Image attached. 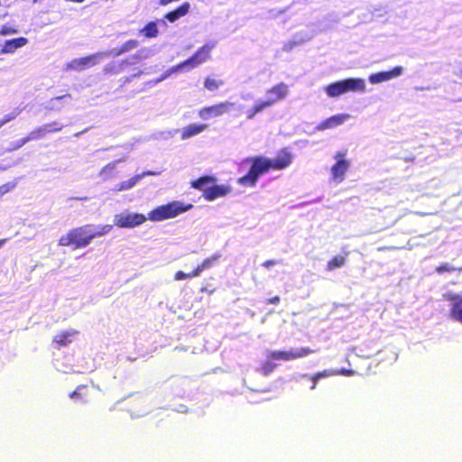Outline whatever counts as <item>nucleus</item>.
<instances>
[{
	"instance_id": "f257e3e1",
	"label": "nucleus",
	"mask_w": 462,
	"mask_h": 462,
	"mask_svg": "<svg viewBox=\"0 0 462 462\" xmlns=\"http://www.w3.org/2000/svg\"><path fill=\"white\" fill-rule=\"evenodd\" d=\"M292 153L288 148L281 149L273 159L264 156H251L243 159L242 163L249 165L246 174L237 179L243 187H255L261 176L270 171H282L292 162Z\"/></svg>"
},
{
	"instance_id": "f03ea898",
	"label": "nucleus",
	"mask_w": 462,
	"mask_h": 462,
	"mask_svg": "<svg viewBox=\"0 0 462 462\" xmlns=\"http://www.w3.org/2000/svg\"><path fill=\"white\" fill-rule=\"evenodd\" d=\"M91 227L92 225L87 224L69 229L59 238L58 245L60 246L71 247L73 250L85 248L94 238L108 234L112 230L113 226H101L95 232L91 230Z\"/></svg>"
},
{
	"instance_id": "7ed1b4c3",
	"label": "nucleus",
	"mask_w": 462,
	"mask_h": 462,
	"mask_svg": "<svg viewBox=\"0 0 462 462\" xmlns=\"http://www.w3.org/2000/svg\"><path fill=\"white\" fill-rule=\"evenodd\" d=\"M193 205L184 204L183 202L174 200L167 204L159 206L148 213V219L154 222L162 221L177 216L191 209Z\"/></svg>"
},
{
	"instance_id": "20e7f679",
	"label": "nucleus",
	"mask_w": 462,
	"mask_h": 462,
	"mask_svg": "<svg viewBox=\"0 0 462 462\" xmlns=\"http://www.w3.org/2000/svg\"><path fill=\"white\" fill-rule=\"evenodd\" d=\"M365 80L358 78H350L328 85L326 94L330 97H337L347 92H365Z\"/></svg>"
},
{
	"instance_id": "39448f33",
	"label": "nucleus",
	"mask_w": 462,
	"mask_h": 462,
	"mask_svg": "<svg viewBox=\"0 0 462 462\" xmlns=\"http://www.w3.org/2000/svg\"><path fill=\"white\" fill-rule=\"evenodd\" d=\"M315 353V350L310 347H301L296 350H278L271 351L268 353L267 357L269 359L279 360V361H292L300 358H303L310 354Z\"/></svg>"
},
{
	"instance_id": "423d86ee",
	"label": "nucleus",
	"mask_w": 462,
	"mask_h": 462,
	"mask_svg": "<svg viewBox=\"0 0 462 462\" xmlns=\"http://www.w3.org/2000/svg\"><path fill=\"white\" fill-rule=\"evenodd\" d=\"M211 49L212 46L209 45H204L199 48L191 57L173 67L172 71H177L188 66L194 68L202 64L209 59Z\"/></svg>"
},
{
	"instance_id": "0eeeda50",
	"label": "nucleus",
	"mask_w": 462,
	"mask_h": 462,
	"mask_svg": "<svg viewBox=\"0 0 462 462\" xmlns=\"http://www.w3.org/2000/svg\"><path fill=\"white\" fill-rule=\"evenodd\" d=\"M105 57V53L97 52L88 56L74 59L65 65L66 70H83L99 63L100 59Z\"/></svg>"
},
{
	"instance_id": "6e6552de",
	"label": "nucleus",
	"mask_w": 462,
	"mask_h": 462,
	"mask_svg": "<svg viewBox=\"0 0 462 462\" xmlns=\"http://www.w3.org/2000/svg\"><path fill=\"white\" fill-rule=\"evenodd\" d=\"M235 104L232 102H220L212 106H204L199 111V116L207 120L213 117L221 116L230 111Z\"/></svg>"
},
{
	"instance_id": "1a4fd4ad",
	"label": "nucleus",
	"mask_w": 462,
	"mask_h": 462,
	"mask_svg": "<svg viewBox=\"0 0 462 462\" xmlns=\"http://www.w3.org/2000/svg\"><path fill=\"white\" fill-rule=\"evenodd\" d=\"M147 218L148 217L139 213L119 214L116 216L115 223L121 228H133L144 223Z\"/></svg>"
},
{
	"instance_id": "9d476101",
	"label": "nucleus",
	"mask_w": 462,
	"mask_h": 462,
	"mask_svg": "<svg viewBox=\"0 0 462 462\" xmlns=\"http://www.w3.org/2000/svg\"><path fill=\"white\" fill-rule=\"evenodd\" d=\"M443 298L450 302V317L454 320L462 323V295L448 291L443 294Z\"/></svg>"
},
{
	"instance_id": "9b49d317",
	"label": "nucleus",
	"mask_w": 462,
	"mask_h": 462,
	"mask_svg": "<svg viewBox=\"0 0 462 462\" xmlns=\"http://www.w3.org/2000/svg\"><path fill=\"white\" fill-rule=\"evenodd\" d=\"M346 152H337L335 155L337 162L331 167V174L334 180L342 181L347 171L350 162L344 159Z\"/></svg>"
},
{
	"instance_id": "f8f14e48",
	"label": "nucleus",
	"mask_w": 462,
	"mask_h": 462,
	"mask_svg": "<svg viewBox=\"0 0 462 462\" xmlns=\"http://www.w3.org/2000/svg\"><path fill=\"white\" fill-rule=\"evenodd\" d=\"M266 94L268 96L266 100L267 102H271L270 106H272L286 97L288 94V86L283 82L278 83L267 89Z\"/></svg>"
},
{
	"instance_id": "ddd939ff",
	"label": "nucleus",
	"mask_w": 462,
	"mask_h": 462,
	"mask_svg": "<svg viewBox=\"0 0 462 462\" xmlns=\"http://www.w3.org/2000/svg\"><path fill=\"white\" fill-rule=\"evenodd\" d=\"M402 73V68L401 66H396L393 69L387 71H380L377 73L371 74L369 76V81L372 84H379L395 79L401 76Z\"/></svg>"
},
{
	"instance_id": "4468645a",
	"label": "nucleus",
	"mask_w": 462,
	"mask_h": 462,
	"mask_svg": "<svg viewBox=\"0 0 462 462\" xmlns=\"http://www.w3.org/2000/svg\"><path fill=\"white\" fill-rule=\"evenodd\" d=\"M232 191V189L228 185H217L212 184L208 187L205 190V196L203 197L207 201H213L218 198H223L228 195Z\"/></svg>"
},
{
	"instance_id": "2eb2a0df",
	"label": "nucleus",
	"mask_w": 462,
	"mask_h": 462,
	"mask_svg": "<svg viewBox=\"0 0 462 462\" xmlns=\"http://www.w3.org/2000/svg\"><path fill=\"white\" fill-rule=\"evenodd\" d=\"M349 117L350 116L348 114H337V115L332 116L323 120L322 122H320L318 125L317 129L320 130V131H324L327 129L335 128V127L342 125Z\"/></svg>"
},
{
	"instance_id": "dca6fc26",
	"label": "nucleus",
	"mask_w": 462,
	"mask_h": 462,
	"mask_svg": "<svg viewBox=\"0 0 462 462\" xmlns=\"http://www.w3.org/2000/svg\"><path fill=\"white\" fill-rule=\"evenodd\" d=\"M78 334L79 331L76 329H69L57 334L52 339L53 344H55V348L60 349L61 347L69 346L72 342V337Z\"/></svg>"
},
{
	"instance_id": "f3484780",
	"label": "nucleus",
	"mask_w": 462,
	"mask_h": 462,
	"mask_svg": "<svg viewBox=\"0 0 462 462\" xmlns=\"http://www.w3.org/2000/svg\"><path fill=\"white\" fill-rule=\"evenodd\" d=\"M217 179L214 176L204 175L196 180L190 181V187L202 192V196H205V190L208 187L216 183Z\"/></svg>"
},
{
	"instance_id": "a211bd4d",
	"label": "nucleus",
	"mask_w": 462,
	"mask_h": 462,
	"mask_svg": "<svg viewBox=\"0 0 462 462\" xmlns=\"http://www.w3.org/2000/svg\"><path fill=\"white\" fill-rule=\"evenodd\" d=\"M28 43V39L25 37L14 38L7 40L4 42L1 52L2 53H13L17 49L25 46Z\"/></svg>"
},
{
	"instance_id": "6ab92c4d",
	"label": "nucleus",
	"mask_w": 462,
	"mask_h": 462,
	"mask_svg": "<svg viewBox=\"0 0 462 462\" xmlns=\"http://www.w3.org/2000/svg\"><path fill=\"white\" fill-rule=\"evenodd\" d=\"M336 372L333 369H326L320 372H318L312 375H309L307 374H300V377L302 379H308L310 381L311 384L310 386V390H314L317 387V383L319 379L329 377V376H335Z\"/></svg>"
},
{
	"instance_id": "aec40b11",
	"label": "nucleus",
	"mask_w": 462,
	"mask_h": 462,
	"mask_svg": "<svg viewBox=\"0 0 462 462\" xmlns=\"http://www.w3.org/2000/svg\"><path fill=\"white\" fill-rule=\"evenodd\" d=\"M189 3L184 2L174 10H171L165 14L164 18L171 23H174L180 18L185 16L189 13Z\"/></svg>"
},
{
	"instance_id": "412c9836",
	"label": "nucleus",
	"mask_w": 462,
	"mask_h": 462,
	"mask_svg": "<svg viewBox=\"0 0 462 462\" xmlns=\"http://www.w3.org/2000/svg\"><path fill=\"white\" fill-rule=\"evenodd\" d=\"M208 128V125L205 124H191L188 126L184 127L180 131V138L182 140L189 139L192 136H195L200 133H202L204 130Z\"/></svg>"
},
{
	"instance_id": "4be33fe9",
	"label": "nucleus",
	"mask_w": 462,
	"mask_h": 462,
	"mask_svg": "<svg viewBox=\"0 0 462 462\" xmlns=\"http://www.w3.org/2000/svg\"><path fill=\"white\" fill-rule=\"evenodd\" d=\"M270 103L267 100H258L254 105L245 112V116L248 120L254 119L257 114L263 112L264 109L270 107Z\"/></svg>"
},
{
	"instance_id": "5701e85b",
	"label": "nucleus",
	"mask_w": 462,
	"mask_h": 462,
	"mask_svg": "<svg viewBox=\"0 0 462 462\" xmlns=\"http://www.w3.org/2000/svg\"><path fill=\"white\" fill-rule=\"evenodd\" d=\"M220 258V254H215L211 255L210 257H208L204 259L194 270L195 274L200 275V273L207 270L211 268Z\"/></svg>"
},
{
	"instance_id": "b1692460",
	"label": "nucleus",
	"mask_w": 462,
	"mask_h": 462,
	"mask_svg": "<svg viewBox=\"0 0 462 462\" xmlns=\"http://www.w3.org/2000/svg\"><path fill=\"white\" fill-rule=\"evenodd\" d=\"M127 60H121L117 63H110L104 67L103 71L105 74H119L125 70L128 65Z\"/></svg>"
},
{
	"instance_id": "393cba45",
	"label": "nucleus",
	"mask_w": 462,
	"mask_h": 462,
	"mask_svg": "<svg viewBox=\"0 0 462 462\" xmlns=\"http://www.w3.org/2000/svg\"><path fill=\"white\" fill-rule=\"evenodd\" d=\"M346 259L344 255L333 256L326 265V270L330 272L337 268H341L346 264Z\"/></svg>"
},
{
	"instance_id": "a878e982",
	"label": "nucleus",
	"mask_w": 462,
	"mask_h": 462,
	"mask_svg": "<svg viewBox=\"0 0 462 462\" xmlns=\"http://www.w3.org/2000/svg\"><path fill=\"white\" fill-rule=\"evenodd\" d=\"M140 32L146 38L157 37V35L159 33L158 28H157V23L156 22H149L143 29H141Z\"/></svg>"
},
{
	"instance_id": "bb28decb",
	"label": "nucleus",
	"mask_w": 462,
	"mask_h": 462,
	"mask_svg": "<svg viewBox=\"0 0 462 462\" xmlns=\"http://www.w3.org/2000/svg\"><path fill=\"white\" fill-rule=\"evenodd\" d=\"M142 178L143 175H134L132 178L120 182L116 189L119 191L129 189L133 188Z\"/></svg>"
},
{
	"instance_id": "cd10ccee",
	"label": "nucleus",
	"mask_w": 462,
	"mask_h": 462,
	"mask_svg": "<svg viewBox=\"0 0 462 462\" xmlns=\"http://www.w3.org/2000/svg\"><path fill=\"white\" fill-rule=\"evenodd\" d=\"M222 85H224V80L211 77H207L204 81V87L209 91L217 90Z\"/></svg>"
},
{
	"instance_id": "c85d7f7f",
	"label": "nucleus",
	"mask_w": 462,
	"mask_h": 462,
	"mask_svg": "<svg viewBox=\"0 0 462 462\" xmlns=\"http://www.w3.org/2000/svg\"><path fill=\"white\" fill-rule=\"evenodd\" d=\"M139 45V42L137 40L131 39L126 41L122 46L116 51V55L123 54L125 52H127L129 51H132L135 49Z\"/></svg>"
},
{
	"instance_id": "c756f323",
	"label": "nucleus",
	"mask_w": 462,
	"mask_h": 462,
	"mask_svg": "<svg viewBox=\"0 0 462 462\" xmlns=\"http://www.w3.org/2000/svg\"><path fill=\"white\" fill-rule=\"evenodd\" d=\"M88 386L87 385H79L75 391H73L70 394H69V397L74 399V398H79V399H82L84 401H87V399H84L85 397L88 396Z\"/></svg>"
},
{
	"instance_id": "7c9ffc66",
	"label": "nucleus",
	"mask_w": 462,
	"mask_h": 462,
	"mask_svg": "<svg viewBox=\"0 0 462 462\" xmlns=\"http://www.w3.org/2000/svg\"><path fill=\"white\" fill-rule=\"evenodd\" d=\"M42 128L44 134H47L50 133L60 132L63 128V126H62V125H60L57 122H52V123H49V124H45V125H42Z\"/></svg>"
},
{
	"instance_id": "2f4dec72",
	"label": "nucleus",
	"mask_w": 462,
	"mask_h": 462,
	"mask_svg": "<svg viewBox=\"0 0 462 462\" xmlns=\"http://www.w3.org/2000/svg\"><path fill=\"white\" fill-rule=\"evenodd\" d=\"M273 359H267L266 361L263 362L260 367V371L263 374L268 375L271 374L276 367V365L273 363Z\"/></svg>"
},
{
	"instance_id": "473e14b6",
	"label": "nucleus",
	"mask_w": 462,
	"mask_h": 462,
	"mask_svg": "<svg viewBox=\"0 0 462 462\" xmlns=\"http://www.w3.org/2000/svg\"><path fill=\"white\" fill-rule=\"evenodd\" d=\"M46 134H44L42 126H39V127H36L35 129H33L32 131H31L27 135L26 137L28 138V141L31 142V141H33V140H38V139H42L45 136Z\"/></svg>"
},
{
	"instance_id": "72a5a7b5",
	"label": "nucleus",
	"mask_w": 462,
	"mask_h": 462,
	"mask_svg": "<svg viewBox=\"0 0 462 462\" xmlns=\"http://www.w3.org/2000/svg\"><path fill=\"white\" fill-rule=\"evenodd\" d=\"M29 143L28 138L23 137L19 139L18 141L13 143L9 148H7L6 152H12L14 151H16L20 148H22L25 143Z\"/></svg>"
},
{
	"instance_id": "f704fd0d",
	"label": "nucleus",
	"mask_w": 462,
	"mask_h": 462,
	"mask_svg": "<svg viewBox=\"0 0 462 462\" xmlns=\"http://www.w3.org/2000/svg\"><path fill=\"white\" fill-rule=\"evenodd\" d=\"M198 274H195V270H193L191 273H184L183 271H178L175 273L174 274V279L176 281H180V280H184V279H191V278H194V277H197Z\"/></svg>"
},
{
	"instance_id": "c9c22d12",
	"label": "nucleus",
	"mask_w": 462,
	"mask_h": 462,
	"mask_svg": "<svg viewBox=\"0 0 462 462\" xmlns=\"http://www.w3.org/2000/svg\"><path fill=\"white\" fill-rule=\"evenodd\" d=\"M16 186V183L12 181V182H7V183H5L3 185L0 186V198L2 196H4L5 194L8 193L9 191H11L12 189H14Z\"/></svg>"
},
{
	"instance_id": "e433bc0d",
	"label": "nucleus",
	"mask_w": 462,
	"mask_h": 462,
	"mask_svg": "<svg viewBox=\"0 0 462 462\" xmlns=\"http://www.w3.org/2000/svg\"><path fill=\"white\" fill-rule=\"evenodd\" d=\"M455 270H456V268H454L453 266H451L450 264H448L447 263H441L436 267V272L438 273H451V272H454Z\"/></svg>"
},
{
	"instance_id": "4c0bfd02",
	"label": "nucleus",
	"mask_w": 462,
	"mask_h": 462,
	"mask_svg": "<svg viewBox=\"0 0 462 462\" xmlns=\"http://www.w3.org/2000/svg\"><path fill=\"white\" fill-rule=\"evenodd\" d=\"M18 32V30L11 25L4 24L0 29L1 35H9L14 34Z\"/></svg>"
},
{
	"instance_id": "58836bf2",
	"label": "nucleus",
	"mask_w": 462,
	"mask_h": 462,
	"mask_svg": "<svg viewBox=\"0 0 462 462\" xmlns=\"http://www.w3.org/2000/svg\"><path fill=\"white\" fill-rule=\"evenodd\" d=\"M335 372L337 373L336 375H345V376H352L356 374V372L352 369H346V368H341L339 370H335Z\"/></svg>"
},
{
	"instance_id": "ea45409f",
	"label": "nucleus",
	"mask_w": 462,
	"mask_h": 462,
	"mask_svg": "<svg viewBox=\"0 0 462 462\" xmlns=\"http://www.w3.org/2000/svg\"><path fill=\"white\" fill-rule=\"evenodd\" d=\"M18 112L16 113H11V114H7L5 115L1 120L5 123V124H7L9 123L10 121L14 120L16 118V116H18Z\"/></svg>"
},
{
	"instance_id": "a19ab883",
	"label": "nucleus",
	"mask_w": 462,
	"mask_h": 462,
	"mask_svg": "<svg viewBox=\"0 0 462 462\" xmlns=\"http://www.w3.org/2000/svg\"><path fill=\"white\" fill-rule=\"evenodd\" d=\"M277 263H278V262L275 261V260H267V261L263 263V266H264L266 268H269V267L273 266V265H275Z\"/></svg>"
},
{
	"instance_id": "79ce46f5",
	"label": "nucleus",
	"mask_w": 462,
	"mask_h": 462,
	"mask_svg": "<svg viewBox=\"0 0 462 462\" xmlns=\"http://www.w3.org/2000/svg\"><path fill=\"white\" fill-rule=\"evenodd\" d=\"M280 300H280L279 296H273V297L268 299L266 302L269 303V304H274L275 305V304H278L280 302Z\"/></svg>"
},
{
	"instance_id": "37998d69",
	"label": "nucleus",
	"mask_w": 462,
	"mask_h": 462,
	"mask_svg": "<svg viewBox=\"0 0 462 462\" xmlns=\"http://www.w3.org/2000/svg\"><path fill=\"white\" fill-rule=\"evenodd\" d=\"M216 291V289H211V290H208L206 286H202L200 288V292H207L208 294H213L214 292Z\"/></svg>"
},
{
	"instance_id": "c03bdc74",
	"label": "nucleus",
	"mask_w": 462,
	"mask_h": 462,
	"mask_svg": "<svg viewBox=\"0 0 462 462\" xmlns=\"http://www.w3.org/2000/svg\"><path fill=\"white\" fill-rule=\"evenodd\" d=\"M64 97L71 98V95H70V94H65V95H63V96L56 97H54L53 99H55V100H60V99H62V98H64Z\"/></svg>"
},
{
	"instance_id": "a18cd8bd",
	"label": "nucleus",
	"mask_w": 462,
	"mask_h": 462,
	"mask_svg": "<svg viewBox=\"0 0 462 462\" xmlns=\"http://www.w3.org/2000/svg\"><path fill=\"white\" fill-rule=\"evenodd\" d=\"M141 175H143V177L145 176V175H155V172H153V171H146V172L142 173Z\"/></svg>"
},
{
	"instance_id": "49530a36",
	"label": "nucleus",
	"mask_w": 462,
	"mask_h": 462,
	"mask_svg": "<svg viewBox=\"0 0 462 462\" xmlns=\"http://www.w3.org/2000/svg\"><path fill=\"white\" fill-rule=\"evenodd\" d=\"M5 125V124L2 120H0V128H1L2 126H4Z\"/></svg>"
},
{
	"instance_id": "de8ad7c7",
	"label": "nucleus",
	"mask_w": 462,
	"mask_h": 462,
	"mask_svg": "<svg viewBox=\"0 0 462 462\" xmlns=\"http://www.w3.org/2000/svg\"><path fill=\"white\" fill-rule=\"evenodd\" d=\"M460 76H462V70L460 71Z\"/></svg>"
},
{
	"instance_id": "09e8293b",
	"label": "nucleus",
	"mask_w": 462,
	"mask_h": 462,
	"mask_svg": "<svg viewBox=\"0 0 462 462\" xmlns=\"http://www.w3.org/2000/svg\"><path fill=\"white\" fill-rule=\"evenodd\" d=\"M461 134H462V130H461Z\"/></svg>"
}]
</instances>
